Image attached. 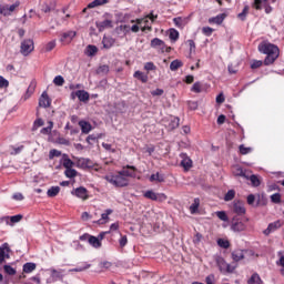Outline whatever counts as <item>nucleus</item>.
Masks as SVG:
<instances>
[{"instance_id":"obj_1","label":"nucleus","mask_w":284,"mask_h":284,"mask_svg":"<svg viewBox=\"0 0 284 284\" xmlns=\"http://www.w3.org/2000/svg\"><path fill=\"white\" fill-rule=\"evenodd\" d=\"M135 176L136 168L126 166L116 173H106L102 179L110 185H113V187H128L130 185V179H134Z\"/></svg>"},{"instance_id":"obj_2","label":"nucleus","mask_w":284,"mask_h":284,"mask_svg":"<svg viewBox=\"0 0 284 284\" xmlns=\"http://www.w3.org/2000/svg\"><path fill=\"white\" fill-rule=\"evenodd\" d=\"M258 52L266 54L264 60L265 65H272L276 59H278V47L267 41L261 42L258 44Z\"/></svg>"},{"instance_id":"obj_3","label":"nucleus","mask_w":284,"mask_h":284,"mask_svg":"<svg viewBox=\"0 0 284 284\" xmlns=\"http://www.w3.org/2000/svg\"><path fill=\"white\" fill-rule=\"evenodd\" d=\"M156 20V16L154 13H150L144 18H139L136 20H132L131 23H136L131 27V32H139L140 28L139 26H143L141 28L142 32H145V30H152V23Z\"/></svg>"},{"instance_id":"obj_4","label":"nucleus","mask_w":284,"mask_h":284,"mask_svg":"<svg viewBox=\"0 0 284 284\" xmlns=\"http://www.w3.org/2000/svg\"><path fill=\"white\" fill-rule=\"evenodd\" d=\"M19 6H21L19 1H16L13 4H0V14H2V17H12Z\"/></svg>"},{"instance_id":"obj_5","label":"nucleus","mask_w":284,"mask_h":284,"mask_svg":"<svg viewBox=\"0 0 284 284\" xmlns=\"http://www.w3.org/2000/svg\"><path fill=\"white\" fill-rule=\"evenodd\" d=\"M252 8H254L255 10H263L266 14H272V11L274 10V8H272V6H270V3H267V0H254L252 3Z\"/></svg>"},{"instance_id":"obj_6","label":"nucleus","mask_w":284,"mask_h":284,"mask_svg":"<svg viewBox=\"0 0 284 284\" xmlns=\"http://www.w3.org/2000/svg\"><path fill=\"white\" fill-rule=\"evenodd\" d=\"M34 51V41L32 39H27L21 42L20 52L23 57H28L31 52Z\"/></svg>"},{"instance_id":"obj_7","label":"nucleus","mask_w":284,"mask_h":284,"mask_svg":"<svg viewBox=\"0 0 284 284\" xmlns=\"http://www.w3.org/2000/svg\"><path fill=\"white\" fill-rule=\"evenodd\" d=\"M231 230L232 232H245V230H247V224H245L243 220L234 216L231 222Z\"/></svg>"},{"instance_id":"obj_8","label":"nucleus","mask_w":284,"mask_h":284,"mask_svg":"<svg viewBox=\"0 0 284 284\" xmlns=\"http://www.w3.org/2000/svg\"><path fill=\"white\" fill-rule=\"evenodd\" d=\"M216 263H217V267L220 268V272H222L223 274H232V272L236 270V266H232L227 264V262H225L223 257H219L216 260Z\"/></svg>"},{"instance_id":"obj_9","label":"nucleus","mask_w":284,"mask_h":284,"mask_svg":"<svg viewBox=\"0 0 284 284\" xmlns=\"http://www.w3.org/2000/svg\"><path fill=\"white\" fill-rule=\"evenodd\" d=\"M283 227V221L276 220L267 225V227L263 231L264 236H270V234H274V232L281 230Z\"/></svg>"},{"instance_id":"obj_10","label":"nucleus","mask_w":284,"mask_h":284,"mask_svg":"<svg viewBox=\"0 0 284 284\" xmlns=\"http://www.w3.org/2000/svg\"><path fill=\"white\" fill-rule=\"evenodd\" d=\"M72 196H77V199H81V201H88L90 199V194L88 193V189L80 186L77 189H73L71 191Z\"/></svg>"},{"instance_id":"obj_11","label":"nucleus","mask_w":284,"mask_h":284,"mask_svg":"<svg viewBox=\"0 0 284 284\" xmlns=\"http://www.w3.org/2000/svg\"><path fill=\"white\" fill-rule=\"evenodd\" d=\"M145 199H150L151 201H168V195L164 193H155L154 191H146L144 193Z\"/></svg>"},{"instance_id":"obj_12","label":"nucleus","mask_w":284,"mask_h":284,"mask_svg":"<svg viewBox=\"0 0 284 284\" xmlns=\"http://www.w3.org/2000/svg\"><path fill=\"white\" fill-rule=\"evenodd\" d=\"M22 219H23V215L21 214L13 215V216H3V217H0V223H6L7 225H10L12 227L14 223H20Z\"/></svg>"},{"instance_id":"obj_13","label":"nucleus","mask_w":284,"mask_h":284,"mask_svg":"<svg viewBox=\"0 0 284 284\" xmlns=\"http://www.w3.org/2000/svg\"><path fill=\"white\" fill-rule=\"evenodd\" d=\"M71 97L72 99L77 97L79 101H82L83 103H85L87 101H90V93H88V91L85 90H78L75 92H72Z\"/></svg>"},{"instance_id":"obj_14","label":"nucleus","mask_w":284,"mask_h":284,"mask_svg":"<svg viewBox=\"0 0 284 284\" xmlns=\"http://www.w3.org/2000/svg\"><path fill=\"white\" fill-rule=\"evenodd\" d=\"M85 236L88 237L89 245H91L95 250H99V247H101V240H99V237L94 235H83L80 237L81 241H83Z\"/></svg>"},{"instance_id":"obj_15","label":"nucleus","mask_w":284,"mask_h":284,"mask_svg":"<svg viewBox=\"0 0 284 284\" xmlns=\"http://www.w3.org/2000/svg\"><path fill=\"white\" fill-rule=\"evenodd\" d=\"M233 212L239 216L245 214V204L241 201L233 202Z\"/></svg>"},{"instance_id":"obj_16","label":"nucleus","mask_w":284,"mask_h":284,"mask_svg":"<svg viewBox=\"0 0 284 284\" xmlns=\"http://www.w3.org/2000/svg\"><path fill=\"white\" fill-rule=\"evenodd\" d=\"M6 258H10V247L8 246V243L0 246V263H3Z\"/></svg>"},{"instance_id":"obj_17","label":"nucleus","mask_w":284,"mask_h":284,"mask_svg":"<svg viewBox=\"0 0 284 284\" xmlns=\"http://www.w3.org/2000/svg\"><path fill=\"white\" fill-rule=\"evenodd\" d=\"M180 158L182 159V161H181L182 168L185 171L190 170V168H192V159H190V156H187V154H185V153H181Z\"/></svg>"},{"instance_id":"obj_18","label":"nucleus","mask_w":284,"mask_h":284,"mask_svg":"<svg viewBox=\"0 0 284 284\" xmlns=\"http://www.w3.org/2000/svg\"><path fill=\"white\" fill-rule=\"evenodd\" d=\"M50 97H48V92H43L39 99L40 108H50Z\"/></svg>"},{"instance_id":"obj_19","label":"nucleus","mask_w":284,"mask_h":284,"mask_svg":"<svg viewBox=\"0 0 284 284\" xmlns=\"http://www.w3.org/2000/svg\"><path fill=\"white\" fill-rule=\"evenodd\" d=\"M110 214H112V209H108L104 213H102L101 219L98 220L95 223L98 225H105V223L110 221Z\"/></svg>"},{"instance_id":"obj_20","label":"nucleus","mask_w":284,"mask_h":284,"mask_svg":"<svg viewBox=\"0 0 284 284\" xmlns=\"http://www.w3.org/2000/svg\"><path fill=\"white\" fill-rule=\"evenodd\" d=\"M226 17H227V14L220 13L216 17L210 18L209 23H215V26H221V23H223V21H225Z\"/></svg>"},{"instance_id":"obj_21","label":"nucleus","mask_w":284,"mask_h":284,"mask_svg":"<svg viewBox=\"0 0 284 284\" xmlns=\"http://www.w3.org/2000/svg\"><path fill=\"white\" fill-rule=\"evenodd\" d=\"M173 23H175L176 28H184L190 23V19L178 17L173 19Z\"/></svg>"},{"instance_id":"obj_22","label":"nucleus","mask_w":284,"mask_h":284,"mask_svg":"<svg viewBox=\"0 0 284 284\" xmlns=\"http://www.w3.org/2000/svg\"><path fill=\"white\" fill-rule=\"evenodd\" d=\"M98 30L100 32H103V30H108V28H112V22L111 20H104L95 23Z\"/></svg>"},{"instance_id":"obj_23","label":"nucleus","mask_w":284,"mask_h":284,"mask_svg":"<svg viewBox=\"0 0 284 284\" xmlns=\"http://www.w3.org/2000/svg\"><path fill=\"white\" fill-rule=\"evenodd\" d=\"M77 165L85 170V168H92V161H90V159L80 158L78 159Z\"/></svg>"},{"instance_id":"obj_24","label":"nucleus","mask_w":284,"mask_h":284,"mask_svg":"<svg viewBox=\"0 0 284 284\" xmlns=\"http://www.w3.org/2000/svg\"><path fill=\"white\" fill-rule=\"evenodd\" d=\"M151 48H158L159 50H165V42L163 40L155 38L151 41Z\"/></svg>"},{"instance_id":"obj_25","label":"nucleus","mask_w":284,"mask_h":284,"mask_svg":"<svg viewBox=\"0 0 284 284\" xmlns=\"http://www.w3.org/2000/svg\"><path fill=\"white\" fill-rule=\"evenodd\" d=\"M102 45L104 48V50H110V48H112V45H114V39L112 37H103L102 39Z\"/></svg>"},{"instance_id":"obj_26","label":"nucleus","mask_w":284,"mask_h":284,"mask_svg":"<svg viewBox=\"0 0 284 284\" xmlns=\"http://www.w3.org/2000/svg\"><path fill=\"white\" fill-rule=\"evenodd\" d=\"M79 125H80L81 131L83 132V134H90V132L92 131V124H90L87 121H80Z\"/></svg>"},{"instance_id":"obj_27","label":"nucleus","mask_w":284,"mask_h":284,"mask_svg":"<svg viewBox=\"0 0 284 284\" xmlns=\"http://www.w3.org/2000/svg\"><path fill=\"white\" fill-rule=\"evenodd\" d=\"M97 52H99V48H97V45L93 44H89L84 50L87 57H94L97 55Z\"/></svg>"},{"instance_id":"obj_28","label":"nucleus","mask_w":284,"mask_h":284,"mask_svg":"<svg viewBox=\"0 0 284 284\" xmlns=\"http://www.w3.org/2000/svg\"><path fill=\"white\" fill-rule=\"evenodd\" d=\"M77 37V32L74 31H68L62 34L61 41H64L65 43H70L72 39Z\"/></svg>"},{"instance_id":"obj_29","label":"nucleus","mask_w":284,"mask_h":284,"mask_svg":"<svg viewBox=\"0 0 284 284\" xmlns=\"http://www.w3.org/2000/svg\"><path fill=\"white\" fill-rule=\"evenodd\" d=\"M232 258L239 263V261H243V258H245V255L243 254L242 250H235L232 252Z\"/></svg>"},{"instance_id":"obj_30","label":"nucleus","mask_w":284,"mask_h":284,"mask_svg":"<svg viewBox=\"0 0 284 284\" xmlns=\"http://www.w3.org/2000/svg\"><path fill=\"white\" fill-rule=\"evenodd\" d=\"M59 192H61V187L60 186H51L47 191V196H49V199H54V196H57L59 194Z\"/></svg>"},{"instance_id":"obj_31","label":"nucleus","mask_w":284,"mask_h":284,"mask_svg":"<svg viewBox=\"0 0 284 284\" xmlns=\"http://www.w3.org/2000/svg\"><path fill=\"white\" fill-rule=\"evenodd\" d=\"M134 79H138L142 83H148V74L141 71H135L133 74Z\"/></svg>"},{"instance_id":"obj_32","label":"nucleus","mask_w":284,"mask_h":284,"mask_svg":"<svg viewBox=\"0 0 284 284\" xmlns=\"http://www.w3.org/2000/svg\"><path fill=\"white\" fill-rule=\"evenodd\" d=\"M32 94H34V84L29 85L27 92L22 95L21 101H28Z\"/></svg>"},{"instance_id":"obj_33","label":"nucleus","mask_w":284,"mask_h":284,"mask_svg":"<svg viewBox=\"0 0 284 284\" xmlns=\"http://www.w3.org/2000/svg\"><path fill=\"white\" fill-rule=\"evenodd\" d=\"M151 183H154L156 181L158 183H163L165 181V175L160 173H154L150 176Z\"/></svg>"},{"instance_id":"obj_34","label":"nucleus","mask_w":284,"mask_h":284,"mask_svg":"<svg viewBox=\"0 0 284 284\" xmlns=\"http://www.w3.org/2000/svg\"><path fill=\"white\" fill-rule=\"evenodd\" d=\"M200 205H201V200L199 197L194 199L193 203L190 206L191 214H196V212H199Z\"/></svg>"},{"instance_id":"obj_35","label":"nucleus","mask_w":284,"mask_h":284,"mask_svg":"<svg viewBox=\"0 0 284 284\" xmlns=\"http://www.w3.org/2000/svg\"><path fill=\"white\" fill-rule=\"evenodd\" d=\"M37 270V264L34 263H26L23 265V272L26 274H32V272H34Z\"/></svg>"},{"instance_id":"obj_36","label":"nucleus","mask_w":284,"mask_h":284,"mask_svg":"<svg viewBox=\"0 0 284 284\" xmlns=\"http://www.w3.org/2000/svg\"><path fill=\"white\" fill-rule=\"evenodd\" d=\"M248 284H263V280H261V275L254 273L247 281Z\"/></svg>"},{"instance_id":"obj_37","label":"nucleus","mask_w":284,"mask_h":284,"mask_svg":"<svg viewBox=\"0 0 284 284\" xmlns=\"http://www.w3.org/2000/svg\"><path fill=\"white\" fill-rule=\"evenodd\" d=\"M233 174H234L235 176H243V179H250V178L247 176V173H246L242 168H240V166H235V168L233 169Z\"/></svg>"},{"instance_id":"obj_38","label":"nucleus","mask_w":284,"mask_h":284,"mask_svg":"<svg viewBox=\"0 0 284 284\" xmlns=\"http://www.w3.org/2000/svg\"><path fill=\"white\" fill-rule=\"evenodd\" d=\"M62 165L65 168V170H69L71 168H74V162L70 160L67 155L63 156L62 159Z\"/></svg>"},{"instance_id":"obj_39","label":"nucleus","mask_w":284,"mask_h":284,"mask_svg":"<svg viewBox=\"0 0 284 284\" xmlns=\"http://www.w3.org/2000/svg\"><path fill=\"white\" fill-rule=\"evenodd\" d=\"M179 68H183V62L180 60H173L170 64V70H172V72H176Z\"/></svg>"},{"instance_id":"obj_40","label":"nucleus","mask_w":284,"mask_h":284,"mask_svg":"<svg viewBox=\"0 0 284 284\" xmlns=\"http://www.w3.org/2000/svg\"><path fill=\"white\" fill-rule=\"evenodd\" d=\"M52 128H54V122L49 121L48 126L41 129V134H52Z\"/></svg>"},{"instance_id":"obj_41","label":"nucleus","mask_w":284,"mask_h":284,"mask_svg":"<svg viewBox=\"0 0 284 284\" xmlns=\"http://www.w3.org/2000/svg\"><path fill=\"white\" fill-rule=\"evenodd\" d=\"M191 92H195V94H200V92H203V84L201 82H195L191 88Z\"/></svg>"},{"instance_id":"obj_42","label":"nucleus","mask_w":284,"mask_h":284,"mask_svg":"<svg viewBox=\"0 0 284 284\" xmlns=\"http://www.w3.org/2000/svg\"><path fill=\"white\" fill-rule=\"evenodd\" d=\"M215 215L217 216V219H220V221H223L224 223H227V221H230V217H227V213H225V211H217L215 212Z\"/></svg>"},{"instance_id":"obj_43","label":"nucleus","mask_w":284,"mask_h":284,"mask_svg":"<svg viewBox=\"0 0 284 284\" xmlns=\"http://www.w3.org/2000/svg\"><path fill=\"white\" fill-rule=\"evenodd\" d=\"M105 3H108V0H93L88 4V8H99V6H105Z\"/></svg>"},{"instance_id":"obj_44","label":"nucleus","mask_w":284,"mask_h":284,"mask_svg":"<svg viewBox=\"0 0 284 284\" xmlns=\"http://www.w3.org/2000/svg\"><path fill=\"white\" fill-rule=\"evenodd\" d=\"M78 172L74 169H65L64 171V175L67 176V179H74V176H77Z\"/></svg>"},{"instance_id":"obj_45","label":"nucleus","mask_w":284,"mask_h":284,"mask_svg":"<svg viewBox=\"0 0 284 284\" xmlns=\"http://www.w3.org/2000/svg\"><path fill=\"white\" fill-rule=\"evenodd\" d=\"M278 261H276V265L281 268L284 267V252L280 251L277 252Z\"/></svg>"},{"instance_id":"obj_46","label":"nucleus","mask_w":284,"mask_h":284,"mask_svg":"<svg viewBox=\"0 0 284 284\" xmlns=\"http://www.w3.org/2000/svg\"><path fill=\"white\" fill-rule=\"evenodd\" d=\"M179 126V118H171L169 123V130H176Z\"/></svg>"},{"instance_id":"obj_47","label":"nucleus","mask_w":284,"mask_h":284,"mask_svg":"<svg viewBox=\"0 0 284 284\" xmlns=\"http://www.w3.org/2000/svg\"><path fill=\"white\" fill-rule=\"evenodd\" d=\"M239 150H240V154H243V155H245V154H250V153H252V148H250V146H245L244 144H241L240 146H239Z\"/></svg>"},{"instance_id":"obj_48","label":"nucleus","mask_w":284,"mask_h":284,"mask_svg":"<svg viewBox=\"0 0 284 284\" xmlns=\"http://www.w3.org/2000/svg\"><path fill=\"white\" fill-rule=\"evenodd\" d=\"M217 245L220 247H223V250H227V247H230V241H227L225 239H219L217 240Z\"/></svg>"},{"instance_id":"obj_49","label":"nucleus","mask_w":284,"mask_h":284,"mask_svg":"<svg viewBox=\"0 0 284 284\" xmlns=\"http://www.w3.org/2000/svg\"><path fill=\"white\" fill-rule=\"evenodd\" d=\"M54 48H57V41H50L45 44L44 50L45 52H52V50H54Z\"/></svg>"},{"instance_id":"obj_50","label":"nucleus","mask_w":284,"mask_h":284,"mask_svg":"<svg viewBox=\"0 0 284 284\" xmlns=\"http://www.w3.org/2000/svg\"><path fill=\"white\" fill-rule=\"evenodd\" d=\"M23 145H18V146H11V154L14 156L17 154H21L23 152Z\"/></svg>"},{"instance_id":"obj_51","label":"nucleus","mask_w":284,"mask_h":284,"mask_svg":"<svg viewBox=\"0 0 284 284\" xmlns=\"http://www.w3.org/2000/svg\"><path fill=\"white\" fill-rule=\"evenodd\" d=\"M234 196H236V192L234 190H229L224 196V201H233Z\"/></svg>"},{"instance_id":"obj_52","label":"nucleus","mask_w":284,"mask_h":284,"mask_svg":"<svg viewBox=\"0 0 284 284\" xmlns=\"http://www.w3.org/2000/svg\"><path fill=\"white\" fill-rule=\"evenodd\" d=\"M169 38L171 39V41H178L179 40V32L176 31V29H171L170 30Z\"/></svg>"},{"instance_id":"obj_53","label":"nucleus","mask_w":284,"mask_h":284,"mask_svg":"<svg viewBox=\"0 0 284 284\" xmlns=\"http://www.w3.org/2000/svg\"><path fill=\"white\" fill-rule=\"evenodd\" d=\"M248 179L254 187H258V185H261V180H258V176L251 175Z\"/></svg>"},{"instance_id":"obj_54","label":"nucleus","mask_w":284,"mask_h":284,"mask_svg":"<svg viewBox=\"0 0 284 284\" xmlns=\"http://www.w3.org/2000/svg\"><path fill=\"white\" fill-rule=\"evenodd\" d=\"M248 12H250V7L248 6L244 7L243 11L237 16L239 19H241V21H245V17H247Z\"/></svg>"},{"instance_id":"obj_55","label":"nucleus","mask_w":284,"mask_h":284,"mask_svg":"<svg viewBox=\"0 0 284 284\" xmlns=\"http://www.w3.org/2000/svg\"><path fill=\"white\" fill-rule=\"evenodd\" d=\"M53 83L54 85H63V83H65V79H63L62 75H57L54 79H53Z\"/></svg>"},{"instance_id":"obj_56","label":"nucleus","mask_w":284,"mask_h":284,"mask_svg":"<svg viewBox=\"0 0 284 284\" xmlns=\"http://www.w3.org/2000/svg\"><path fill=\"white\" fill-rule=\"evenodd\" d=\"M4 272L6 274H9V276H14L17 274V270L10 265H4Z\"/></svg>"},{"instance_id":"obj_57","label":"nucleus","mask_w":284,"mask_h":284,"mask_svg":"<svg viewBox=\"0 0 284 284\" xmlns=\"http://www.w3.org/2000/svg\"><path fill=\"white\" fill-rule=\"evenodd\" d=\"M51 277L57 281L58 278H63V275L61 274V271L51 270Z\"/></svg>"},{"instance_id":"obj_58","label":"nucleus","mask_w":284,"mask_h":284,"mask_svg":"<svg viewBox=\"0 0 284 284\" xmlns=\"http://www.w3.org/2000/svg\"><path fill=\"white\" fill-rule=\"evenodd\" d=\"M85 270H90V264H87L85 266H79L75 268L69 270V272H85Z\"/></svg>"},{"instance_id":"obj_59","label":"nucleus","mask_w":284,"mask_h":284,"mask_svg":"<svg viewBox=\"0 0 284 284\" xmlns=\"http://www.w3.org/2000/svg\"><path fill=\"white\" fill-rule=\"evenodd\" d=\"M202 32H203V34H205V37H212V32H214V29H212L210 27H203Z\"/></svg>"},{"instance_id":"obj_60","label":"nucleus","mask_w":284,"mask_h":284,"mask_svg":"<svg viewBox=\"0 0 284 284\" xmlns=\"http://www.w3.org/2000/svg\"><path fill=\"white\" fill-rule=\"evenodd\" d=\"M205 283L206 284H215L216 283V277L214 276V274H210L209 276H206Z\"/></svg>"},{"instance_id":"obj_61","label":"nucleus","mask_w":284,"mask_h":284,"mask_svg":"<svg viewBox=\"0 0 284 284\" xmlns=\"http://www.w3.org/2000/svg\"><path fill=\"white\" fill-rule=\"evenodd\" d=\"M61 155V151L57 150V149H52L49 152V159H54V156H60Z\"/></svg>"},{"instance_id":"obj_62","label":"nucleus","mask_w":284,"mask_h":284,"mask_svg":"<svg viewBox=\"0 0 284 284\" xmlns=\"http://www.w3.org/2000/svg\"><path fill=\"white\" fill-rule=\"evenodd\" d=\"M10 85V82L2 75H0V88H8Z\"/></svg>"},{"instance_id":"obj_63","label":"nucleus","mask_w":284,"mask_h":284,"mask_svg":"<svg viewBox=\"0 0 284 284\" xmlns=\"http://www.w3.org/2000/svg\"><path fill=\"white\" fill-rule=\"evenodd\" d=\"M120 247H125L128 245V236L123 235L119 240Z\"/></svg>"},{"instance_id":"obj_64","label":"nucleus","mask_w":284,"mask_h":284,"mask_svg":"<svg viewBox=\"0 0 284 284\" xmlns=\"http://www.w3.org/2000/svg\"><path fill=\"white\" fill-rule=\"evenodd\" d=\"M271 201L273 203H281V194L275 193V194L271 195Z\"/></svg>"}]
</instances>
